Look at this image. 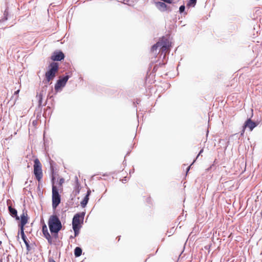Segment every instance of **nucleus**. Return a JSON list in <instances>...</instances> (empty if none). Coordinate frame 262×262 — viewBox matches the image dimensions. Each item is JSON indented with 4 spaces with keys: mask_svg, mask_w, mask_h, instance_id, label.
Listing matches in <instances>:
<instances>
[{
    "mask_svg": "<svg viewBox=\"0 0 262 262\" xmlns=\"http://www.w3.org/2000/svg\"><path fill=\"white\" fill-rule=\"evenodd\" d=\"M203 149H201V150H200V152H199V155H198L197 157H198L199 155H200L202 153V152H203Z\"/></svg>",
    "mask_w": 262,
    "mask_h": 262,
    "instance_id": "nucleus-26",
    "label": "nucleus"
},
{
    "mask_svg": "<svg viewBox=\"0 0 262 262\" xmlns=\"http://www.w3.org/2000/svg\"><path fill=\"white\" fill-rule=\"evenodd\" d=\"M64 58V55L61 51H55L51 57L52 60L61 61Z\"/></svg>",
    "mask_w": 262,
    "mask_h": 262,
    "instance_id": "nucleus-9",
    "label": "nucleus"
},
{
    "mask_svg": "<svg viewBox=\"0 0 262 262\" xmlns=\"http://www.w3.org/2000/svg\"><path fill=\"white\" fill-rule=\"evenodd\" d=\"M127 181V178H126V177H124V179H123V180H122V181L123 182H124V181L125 182H126Z\"/></svg>",
    "mask_w": 262,
    "mask_h": 262,
    "instance_id": "nucleus-24",
    "label": "nucleus"
},
{
    "mask_svg": "<svg viewBox=\"0 0 262 262\" xmlns=\"http://www.w3.org/2000/svg\"><path fill=\"white\" fill-rule=\"evenodd\" d=\"M52 207L55 209L61 201L60 195L58 193L57 187L53 185L52 186Z\"/></svg>",
    "mask_w": 262,
    "mask_h": 262,
    "instance_id": "nucleus-5",
    "label": "nucleus"
},
{
    "mask_svg": "<svg viewBox=\"0 0 262 262\" xmlns=\"http://www.w3.org/2000/svg\"><path fill=\"white\" fill-rule=\"evenodd\" d=\"M82 254V249L80 247H76L74 250V254L76 257L80 256Z\"/></svg>",
    "mask_w": 262,
    "mask_h": 262,
    "instance_id": "nucleus-16",
    "label": "nucleus"
},
{
    "mask_svg": "<svg viewBox=\"0 0 262 262\" xmlns=\"http://www.w3.org/2000/svg\"><path fill=\"white\" fill-rule=\"evenodd\" d=\"M91 190L89 189L87 191L86 195L85 196L83 200L81 202V206L82 207H85L88 203L89 200V196L91 194Z\"/></svg>",
    "mask_w": 262,
    "mask_h": 262,
    "instance_id": "nucleus-12",
    "label": "nucleus"
},
{
    "mask_svg": "<svg viewBox=\"0 0 262 262\" xmlns=\"http://www.w3.org/2000/svg\"><path fill=\"white\" fill-rule=\"evenodd\" d=\"M257 126L255 122L252 121L251 119H248L245 123L243 126V129L242 130V135H243L245 130L246 127H248L250 131H252L254 127Z\"/></svg>",
    "mask_w": 262,
    "mask_h": 262,
    "instance_id": "nucleus-8",
    "label": "nucleus"
},
{
    "mask_svg": "<svg viewBox=\"0 0 262 262\" xmlns=\"http://www.w3.org/2000/svg\"><path fill=\"white\" fill-rule=\"evenodd\" d=\"M19 92V90L15 91V93H14V94H16V95L18 94Z\"/></svg>",
    "mask_w": 262,
    "mask_h": 262,
    "instance_id": "nucleus-27",
    "label": "nucleus"
},
{
    "mask_svg": "<svg viewBox=\"0 0 262 262\" xmlns=\"http://www.w3.org/2000/svg\"><path fill=\"white\" fill-rule=\"evenodd\" d=\"M84 213H77L73 219L72 226L74 231V237L77 236L79 233V230L81 227V224L83 223L84 219Z\"/></svg>",
    "mask_w": 262,
    "mask_h": 262,
    "instance_id": "nucleus-3",
    "label": "nucleus"
},
{
    "mask_svg": "<svg viewBox=\"0 0 262 262\" xmlns=\"http://www.w3.org/2000/svg\"><path fill=\"white\" fill-rule=\"evenodd\" d=\"M159 42L160 43V48L162 52H164L165 54L168 53L171 46V42L169 40L166 38L162 37Z\"/></svg>",
    "mask_w": 262,
    "mask_h": 262,
    "instance_id": "nucleus-6",
    "label": "nucleus"
},
{
    "mask_svg": "<svg viewBox=\"0 0 262 262\" xmlns=\"http://www.w3.org/2000/svg\"><path fill=\"white\" fill-rule=\"evenodd\" d=\"M20 226L21 229H24V226L28 222V215L26 213H23L20 216Z\"/></svg>",
    "mask_w": 262,
    "mask_h": 262,
    "instance_id": "nucleus-11",
    "label": "nucleus"
},
{
    "mask_svg": "<svg viewBox=\"0 0 262 262\" xmlns=\"http://www.w3.org/2000/svg\"><path fill=\"white\" fill-rule=\"evenodd\" d=\"M160 43L158 41L155 45L152 46L151 49V51L152 52H157L158 48H160Z\"/></svg>",
    "mask_w": 262,
    "mask_h": 262,
    "instance_id": "nucleus-18",
    "label": "nucleus"
},
{
    "mask_svg": "<svg viewBox=\"0 0 262 262\" xmlns=\"http://www.w3.org/2000/svg\"><path fill=\"white\" fill-rule=\"evenodd\" d=\"M8 209L11 215H17V210L15 209L12 208L11 206H9Z\"/></svg>",
    "mask_w": 262,
    "mask_h": 262,
    "instance_id": "nucleus-17",
    "label": "nucleus"
},
{
    "mask_svg": "<svg viewBox=\"0 0 262 262\" xmlns=\"http://www.w3.org/2000/svg\"><path fill=\"white\" fill-rule=\"evenodd\" d=\"M185 7L184 5L181 6L179 8V11H180V13L183 12L185 10Z\"/></svg>",
    "mask_w": 262,
    "mask_h": 262,
    "instance_id": "nucleus-22",
    "label": "nucleus"
},
{
    "mask_svg": "<svg viewBox=\"0 0 262 262\" xmlns=\"http://www.w3.org/2000/svg\"><path fill=\"white\" fill-rule=\"evenodd\" d=\"M45 95V93L43 91H41L39 94L36 95V98L38 101V105L40 106L42 104V98Z\"/></svg>",
    "mask_w": 262,
    "mask_h": 262,
    "instance_id": "nucleus-15",
    "label": "nucleus"
},
{
    "mask_svg": "<svg viewBox=\"0 0 262 262\" xmlns=\"http://www.w3.org/2000/svg\"><path fill=\"white\" fill-rule=\"evenodd\" d=\"M161 1L165 3H167L168 4H171L172 2V0H161Z\"/></svg>",
    "mask_w": 262,
    "mask_h": 262,
    "instance_id": "nucleus-23",
    "label": "nucleus"
},
{
    "mask_svg": "<svg viewBox=\"0 0 262 262\" xmlns=\"http://www.w3.org/2000/svg\"><path fill=\"white\" fill-rule=\"evenodd\" d=\"M24 230V229H21V236L26 246L27 249L29 250L30 246H29L28 242L27 240V237L25 234Z\"/></svg>",
    "mask_w": 262,
    "mask_h": 262,
    "instance_id": "nucleus-14",
    "label": "nucleus"
},
{
    "mask_svg": "<svg viewBox=\"0 0 262 262\" xmlns=\"http://www.w3.org/2000/svg\"><path fill=\"white\" fill-rule=\"evenodd\" d=\"M69 78V76L68 75H67L62 78H60L57 80L56 83L55 84V90L57 91L59 89H60L61 87H63L66 85Z\"/></svg>",
    "mask_w": 262,
    "mask_h": 262,
    "instance_id": "nucleus-7",
    "label": "nucleus"
},
{
    "mask_svg": "<svg viewBox=\"0 0 262 262\" xmlns=\"http://www.w3.org/2000/svg\"><path fill=\"white\" fill-rule=\"evenodd\" d=\"M33 173L38 182L41 181L43 177L42 165L38 159H35L34 161Z\"/></svg>",
    "mask_w": 262,
    "mask_h": 262,
    "instance_id": "nucleus-4",
    "label": "nucleus"
},
{
    "mask_svg": "<svg viewBox=\"0 0 262 262\" xmlns=\"http://www.w3.org/2000/svg\"><path fill=\"white\" fill-rule=\"evenodd\" d=\"M157 7L161 11H164L167 10V5L163 2H158L156 3Z\"/></svg>",
    "mask_w": 262,
    "mask_h": 262,
    "instance_id": "nucleus-13",
    "label": "nucleus"
},
{
    "mask_svg": "<svg viewBox=\"0 0 262 262\" xmlns=\"http://www.w3.org/2000/svg\"><path fill=\"white\" fill-rule=\"evenodd\" d=\"M190 166L188 167V168H187V171L189 170V169H190Z\"/></svg>",
    "mask_w": 262,
    "mask_h": 262,
    "instance_id": "nucleus-28",
    "label": "nucleus"
},
{
    "mask_svg": "<svg viewBox=\"0 0 262 262\" xmlns=\"http://www.w3.org/2000/svg\"><path fill=\"white\" fill-rule=\"evenodd\" d=\"M49 262H56L52 258H50L49 260Z\"/></svg>",
    "mask_w": 262,
    "mask_h": 262,
    "instance_id": "nucleus-25",
    "label": "nucleus"
},
{
    "mask_svg": "<svg viewBox=\"0 0 262 262\" xmlns=\"http://www.w3.org/2000/svg\"><path fill=\"white\" fill-rule=\"evenodd\" d=\"M42 233H43L44 236L48 240L49 243H50V244H52V237H51L50 233L48 232V228H47L46 225L45 224L42 226Z\"/></svg>",
    "mask_w": 262,
    "mask_h": 262,
    "instance_id": "nucleus-10",
    "label": "nucleus"
},
{
    "mask_svg": "<svg viewBox=\"0 0 262 262\" xmlns=\"http://www.w3.org/2000/svg\"><path fill=\"white\" fill-rule=\"evenodd\" d=\"M50 169L51 170V173H52V181L53 183H54V181L55 179V173L54 172V169L53 166L51 165L50 166Z\"/></svg>",
    "mask_w": 262,
    "mask_h": 262,
    "instance_id": "nucleus-20",
    "label": "nucleus"
},
{
    "mask_svg": "<svg viewBox=\"0 0 262 262\" xmlns=\"http://www.w3.org/2000/svg\"><path fill=\"white\" fill-rule=\"evenodd\" d=\"M58 63L55 62H51L49 66L48 70L45 73V79L43 82L45 84L51 83L52 81L56 76V73L58 71Z\"/></svg>",
    "mask_w": 262,
    "mask_h": 262,
    "instance_id": "nucleus-1",
    "label": "nucleus"
},
{
    "mask_svg": "<svg viewBox=\"0 0 262 262\" xmlns=\"http://www.w3.org/2000/svg\"><path fill=\"white\" fill-rule=\"evenodd\" d=\"M196 1L197 0H189V2L187 4V6L188 7H194L196 3Z\"/></svg>",
    "mask_w": 262,
    "mask_h": 262,
    "instance_id": "nucleus-19",
    "label": "nucleus"
},
{
    "mask_svg": "<svg viewBox=\"0 0 262 262\" xmlns=\"http://www.w3.org/2000/svg\"><path fill=\"white\" fill-rule=\"evenodd\" d=\"M64 182V179L63 178H60L58 182L59 187L62 188V184Z\"/></svg>",
    "mask_w": 262,
    "mask_h": 262,
    "instance_id": "nucleus-21",
    "label": "nucleus"
},
{
    "mask_svg": "<svg viewBox=\"0 0 262 262\" xmlns=\"http://www.w3.org/2000/svg\"><path fill=\"white\" fill-rule=\"evenodd\" d=\"M48 225L52 234H57L62 228L61 223L56 215L50 216L48 221Z\"/></svg>",
    "mask_w": 262,
    "mask_h": 262,
    "instance_id": "nucleus-2",
    "label": "nucleus"
}]
</instances>
